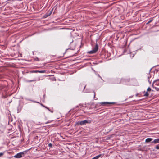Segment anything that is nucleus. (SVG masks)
<instances>
[{
	"instance_id": "f257e3e1",
	"label": "nucleus",
	"mask_w": 159,
	"mask_h": 159,
	"mask_svg": "<svg viewBox=\"0 0 159 159\" xmlns=\"http://www.w3.org/2000/svg\"><path fill=\"white\" fill-rule=\"evenodd\" d=\"M98 45L96 44L94 48L92 50L89 52L88 53L91 54L95 53L98 50Z\"/></svg>"
},
{
	"instance_id": "f03ea898",
	"label": "nucleus",
	"mask_w": 159,
	"mask_h": 159,
	"mask_svg": "<svg viewBox=\"0 0 159 159\" xmlns=\"http://www.w3.org/2000/svg\"><path fill=\"white\" fill-rule=\"evenodd\" d=\"M91 122V121L90 120H84L80 121L78 122V124L79 125H83L85 124L86 123H90Z\"/></svg>"
},
{
	"instance_id": "7ed1b4c3",
	"label": "nucleus",
	"mask_w": 159,
	"mask_h": 159,
	"mask_svg": "<svg viewBox=\"0 0 159 159\" xmlns=\"http://www.w3.org/2000/svg\"><path fill=\"white\" fill-rule=\"evenodd\" d=\"M24 153L23 152H20L17 154L16 155L14 156V157L16 158H20L22 157V155Z\"/></svg>"
},
{
	"instance_id": "20e7f679",
	"label": "nucleus",
	"mask_w": 159,
	"mask_h": 159,
	"mask_svg": "<svg viewBox=\"0 0 159 159\" xmlns=\"http://www.w3.org/2000/svg\"><path fill=\"white\" fill-rule=\"evenodd\" d=\"M152 143L156 144L159 143V138L156 139L154 140L152 142Z\"/></svg>"
},
{
	"instance_id": "39448f33",
	"label": "nucleus",
	"mask_w": 159,
	"mask_h": 159,
	"mask_svg": "<svg viewBox=\"0 0 159 159\" xmlns=\"http://www.w3.org/2000/svg\"><path fill=\"white\" fill-rule=\"evenodd\" d=\"M113 102H102L100 103L101 104L103 105H108L113 104Z\"/></svg>"
},
{
	"instance_id": "423d86ee",
	"label": "nucleus",
	"mask_w": 159,
	"mask_h": 159,
	"mask_svg": "<svg viewBox=\"0 0 159 159\" xmlns=\"http://www.w3.org/2000/svg\"><path fill=\"white\" fill-rule=\"evenodd\" d=\"M52 12L51 11H50V12H48L44 16V18H46L48 16H50Z\"/></svg>"
},
{
	"instance_id": "0eeeda50",
	"label": "nucleus",
	"mask_w": 159,
	"mask_h": 159,
	"mask_svg": "<svg viewBox=\"0 0 159 159\" xmlns=\"http://www.w3.org/2000/svg\"><path fill=\"white\" fill-rule=\"evenodd\" d=\"M152 139H153L151 138H148L146 139L145 142L147 143L151 141Z\"/></svg>"
},
{
	"instance_id": "6e6552de",
	"label": "nucleus",
	"mask_w": 159,
	"mask_h": 159,
	"mask_svg": "<svg viewBox=\"0 0 159 159\" xmlns=\"http://www.w3.org/2000/svg\"><path fill=\"white\" fill-rule=\"evenodd\" d=\"M149 95V94L147 92H146L144 94V96H148Z\"/></svg>"
},
{
	"instance_id": "1a4fd4ad",
	"label": "nucleus",
	"mask_w": 159,
	"mask_h": 159,
	"mask_svg": "<svg viewBox=\"0 0 159 159\" xmlns=\"http://www.w3.org/2000/svg\"><path fill=\"white\" fill-rule=\"evenodd\" d=\"M45 70H42V71H38V72L40 73H43L45 72Z\"/></svg>"
},
{
	"instance_id": "9d476101",
	"label": "nucleus",
	"mask_w": 159,
	"mask_h": 159,
	"mask_svg": "<svg viewBox=\"0 0 159 159\" xmlns=\"http://www.w3.org/2000/svg\"><path fill=\"white\" fill-rule=\"evenodd\" d=\"M153 20V19H151L147 23V24H148L151 22Z\"/></svg>"
},
{
	"instance_id": "9b49d317",
	"label": "nucleus",
	"mask_w": 159,
	"mask_h": 159,
	"mask_svg": "<svg viewBox=\"0 0 159 159\" xmlns=\"http://www.w3.org/2000/svg\"><path fill=\"white\" fill-rule=\"evenodd\" d=\"M156 149H159V146L158 145H157L155 147Z\"/></svg>"
},
{
	"instance_id": "f8f14e48",
	"label": "nucleus",
	"mask_w": 159,
	"mask_h": 159,
	"mask_svg": "<svg viewBox=\"0 0 159 159\" xmlns=\"http://www.w3.org/2000/svg\"><path fill=\"white\" fill-rule=\"evenodd\" d=\"M147 91H151V89L150 87H148L147 89Z\"/></svg>"
},
{
	"instance_id": "ddd939ff",
	"label": "nucleus",
	"mask_w": 159,
	"mask_h": 159,
	"mask_svg": "<svg viewBox=\"0 0 159 159\" xmlns=\"http://www.w3.org/2000/svg\"><path fill=\"white\" fill-rule=\"evenodd\" d=\"M48 145V146L50 147H51L52 146V144L51 143H49Z\"/></svg>"
},
{
	"instance_id": "4468645a",
	"label": "nucleus",
	"mask_w": 159,
	"mask_h": 159,
	"mask_svg": "<svg viewBox=\"0 0 159 159\" xmlns=\"http://www.w3.org/2000/svg\"><path fill=\"white\" fill-rule=\"evenodd\" d=\"M3 153H0V157H1L3 155Z\"/></svg>"
},
{
	"instance_id": "2eb2a0df",
	"label": "nucleus",
	"mask_w": 159,
	"mask_h": 159,
	"mask_svg": "<svg viewBox=\"0 0 159 159\" xmlns=\"http://www.w3.org/2000/svg\"><path fill=\"white\" fill-rule=\"evenodd\" d=\"M38 71H38V70H35V71H33V72L34 73H37V72H38Z\"/></svg>"
},
{
	"instance_id": "dca6fc26",
	"label": "nucleus",
	"mask_w": 159,
	"mask_h": 159,
	"mask_svg": "<svg viewBox=\"0 0 159 159\" xmlns=\"http://www.w3.org/2000/svg\"><path fill=\"white\" fill-rule=\"evenodd\" d=\"M94 97H95V92H94Z\"/></svg>"
},
{
	"instance_id": "f3484780",
	"label": "nucleus",
	"mask_w": 159,
	"mask_h": 159,
	"mask_svg": "<svg viewBox=\"0 0 159 159\" xmlns=\"http://www.w3.org/2000/svg\"><path fill=\"white\" fill-rule=\"evenodd\" d=\"M41 105H42V106H43V104H41Z\"/></svg>"
},
{
	"instance_id": "a211bd4d",
	"label": "nucleus",
	"mask_w": 159,
	"mask_h": 159,
	"mask_svg": "<svg viewBox=\"0 0 159 159\" xmlns=\"http://www.w3.org/2000/svg\"><path fill=\"white\" fill-rule=\"evenodd\" d=\"M29 82H31V81H29Z\"/></svg>"
}]
</instances>
